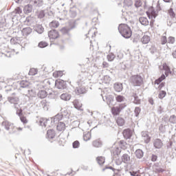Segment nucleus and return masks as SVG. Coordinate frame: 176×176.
Masks as SVG:
<instances>
[{
    "label": "nucleus",
    "instance_id": "nucleus-1",
    "mask_svg": "<svg viewBox=\"0 0 176 176\" xmlns=\"http://www.w3.org/2000/svg\"><path fill=\"white\" fill-rule=\"evenodd\" d=\"M118 31L120 34L126 39H129V38H131L133 35V31L131 30V28L129 26V25L126 23H121L118 25Z\"/></svg>",
    "mask_w": 176,
    "mask_h": 176
},
{
    "label": "nucleus",
    "instance_id": "nucleus-2",
    "mask_svg": "<svg viewBox=\"0 0 176 176\" xmlns=\"http://www.w3.org/2000/svg\"><path fill=\"white\" fill-rule=\"evenodd\" d=\"M126 104H120L119 106L113 107L111 108V113L113 116H119L120 112L126 108Z\"/></svg>",
    "mask_w": 176,
    "mask_h": 176
},
{
    "label": "nucleus",
    "instance_id": "nucleus-3",
    "mask_svg": "<svg viewBox=\"0 0 176 176\" xmlns=\"http://www.w3.org/2000/svg\"><path fill=\"white\" fill-rule=\"evenodd\" d=\"M131 83H132L133 86H142L144 84V79L141 76H133L131 78Z\"/></svg>",
    "mask_w": 176,
    "mask_h": 176
},
{
    "label": "nucleus",
    "instance_id": "nucleus-4",
    "mask_svg": "<svg viewBox=\"0 0 176 176\" xmlns=\"http://www.w3.org/2000/svg\"><path fill=\"white\" fill-rule=\"evenodd\" d=\"M55 86L56 89H67V81L58 79L55 81Z\"/></svg>",
    "mask_w": 176,
    "mask_h": 176
},
{
    "label": "nucleus",
    "instance_id": "nucleus-5",
    "mask_svg": "<svg viewBox=\"0 0 176 176\" xmlns=\"http://www.w3.org/2000/svg\"><path fill=\"white\" fill-rule=\"evenodd\" d=\"M48 36L50 39H52V41L58 39V38H60V33H58V31L56 30H52L48 32Z\"/></svg>",
    "mask_w": 176,
    "mask_h": 176
},
{
    "label": "nucleus",
    "instance_id": "nucleus-6",
    "mask_svg": "<svg viewBox=\"0 0 176 176\" xmlns=\"http://www.w3.org/2000/svg\"><path fill=\"white\" fill-rule=\"evenodd\" d=\"M146 14L148 19H151V20L157 17V13H156V11H155L153 8H149L148 11L146 12Z\"/></svg>",
    "mask_w": 176,
    "mask_h": 176
},
{
    "label": "nucleus",
    "instance_id": "nucleus-7",
    "mask_svg": "<svg viewBox=\"0 0 176 176\" xmlns=\"http://www.w3.org/2000/svg\"><path fill=\"white\" fill-rule=\"evenodd\" d=\"M87 91V90H86V88L82 85L78 87H76L75 89V93L78 96H80V94H85Z\"/></svg>",
    "mask_w": 176,
    "mask_h": 176
},
{
    "label": "nucleus",
    "instance_id": "nucleus-8",
    "mask_svg": "<svg viewBox=\"0 0 176 176\" xmlns=\"http://www.w3.org/2000/svg\"><path fill=\"white\" fill-rule=\"evenodd\" d=\"M153 146L156 149H160L162 146H163V142H162V140L160 139H155L153 142Z\"/></svg>",
    "mask_w": 176,
    "mask_h": 176
},
{
    "label": "nucleus",
    "instance_id": "nucleus-9",
    "mask_svg": "<svg viewBox=\"0 0 176 176\" xmlns=\"http://www.w3.org/2000/svg\"><path fill=\"white\" fill-rule=\"evenodd\" d=\"M72 96L68 93L62 94L60 95V99L63 101H69L71 100Z\"/></svg>",
    "mask_w": 176,
    "mask_h": 176
},
{
    "label": "nucleus",
    "instance_id": "nucleus-10",
    "mask_svg": "<svg viewBox=\"0 0 176 176\" xmlns=\"http://www.w3.org/2000/svg\"><path fill=\"white\" fill-rule=\"evenodd\" d=\"M122 134L126 140L131 138V131L129 129L124 130Z\"/></svg>",
    "mask_w": 176,
    "mask_h": 176
},
{
    "label": "nucleus",
    "instance_id": "nucleus-11",
    "mask_svg": "<svg viewBox=\"0 0 176 176\" xmlns=\"http://www.w3.org/2000/svg\"><path fill=\"white\" fill-rule=\"evenodd\" d=\"M141 42L143 45H146L151 42V37L148 35H144L141 38Z\"/></svg>",
    "mask_w": 176,
    "mask_h": 176
},
{
    "label": "nucleus",
    "instance_id": "nucleus-12",
    "mask_svg": "<svg viewBox=\"0 0 176 176\" xmlns=\"http://www.w3.org/2000/svg\"><path fill=\"white\" fill-rule=\"evenodd\" d=\"M56 130L58 131H64L65 130V124L64 122H58L56 125Z\"/></svg>",
    "mask_w": 176,
    "mask_h": 176
},
{
    "label": "nucleus",
    "instance_id": "nucleus-13",
    "mask_svg": "<svg viewBox=\"0 0 176 176\" xmlns=\"http://www.w3.org/2000/svg\"><path fill=\"white\" fill-rule=\"evenodd\" d=\"M73 104L74 105V108L80 111H83V109H82V103H80L79 100H74Z\"/></svg>",
    "mask_w": 176,
    "mask_h": 176
},
{
    "label": "nucleus",
    "instance_id": "nucleus-14",
    "mask_svg": "<svg viewBox=\"0 0 176 176\" xmlns=\"http://www.w3.org/2000/svg\"><path fill=\"white\" fill-rule=\"evenodd\" d=\"M47 137L51 140L56 137V132L54 131V130L49 129L47 132Z\"/></svg>",
    "mask_w": 176,
    "mask_h": 176
},
{
    "label": "nucleus",
    "instance_id": "nucleus-15",
    "mask_svg": "<svg viewBox=\"0 0 176 176\" xmlns=\"http://www.w3.org/2000/svg\"><path fill=\"white\" fill-rule=\"evenodd\" d=\"M38 97L39 98H46V97H47V92L45 90L39 91L38 93Z\"/></svg>",
    "mask_w": 176,
    "mask_h": 176
},
{
    "label": "nucleus",
    "instance_id": "nucleus-16",
    "mask_svg": "<svg viewBox=\"0 0 176 176\" xmlns=\"http://www.w3.org/2000/svg\"><path fill=\"white\" fill-rule=\"evenodd\" d=\"M96 162L100 164V166H102V164L105 163V157L99 156L96 157Z\"/></svg>",
    "mask_w": 176,
    "mask_h": 176
},
{
    "label": "nucleus",
    "instance_id": "nucleus-17",
    "mask_svg": "<svg viewBox=\"0 0 176 176\" xmlns=\"http://www.w3.org/2000/svg\"><path fill=\"white\" fill-rule=\"evenodd\" d=\"M23 12L25 14L31 13L32 12V5H27L24 7Z\"/></svg>",
    "mask_w": 176,
    "mask_h": 176
},
{
    "label": "nucleus",
    "instance_id": "nucleus-18",
    "mask_svg": "<svg viewBox=\"0 0 176 176\" xmlns=\"http://www.w3.org/2000/svg\"><path fill=\"white\" fill-rule=\"evenodd\" d=\"M114 89L116 91L120 92L123 90V85L122 84L116 83L114 84Z\"/></svg>",
    "mask_w": 176,
    "mask_h": 176
},
{
    "label": "nucleus",
    "instance_id": "nucleus-19",
    "mask_svg": "<svg viewBox=\"0 0 176 176\" xmlns=\"http://www.w3.org/2000/svg\"><path fill=\"white\" fill-rule=\"evenodd\" d=\"M135 155L138 159H141L144 156V152L141 149H138L135 151Z\"/></svg>",
    "mask_w": 176,
    "mask_h": 176
},
{
    "label": "nucleus",
    "instance_id": "nucleus-20",
    "mask_svg": "<svg viewBox=\"0 0 176 176\" xmlns=\"http://www.w3.org/2000/svg\"><path fill=\"white\" fill-rule=\"evenodd\" d=\"M91 139V132H85L83 135L84 141H89Z\"/></svg>",
    "mask_w": 176,
    "mask_h": 176
},
{
    "label": "nucleus",
    "instance_id": "nucleus-21",
    "mask_svg": "<svg viewBox=\"0 0 176 176\" xmlns=\"http://www.w3.org/2000/svg\"><path fill=\"white\" fill-rule=\"evenodd\" d=\"M139 21L142 25H148L149 24V21L146 17H140Z\"/></svg>",
    "mask_w": 176,
    "mask_h": 176
},
{
    "label": "nucleus",
    "instance_id": "nucleus-22",
    "mask_svg": "<svg viewBox=\"0 0 176 176\" xmlns=\"http://www.w3.org/2000/svg\"><path fill=\"white\" fill-rule=\"evenodd\" d=\"M118 145L121 149H127V142H124V140H120L118 142Z\"/></svg>",
    "mask_w": 176,
    "mask_h": 176
},
{
    "label": "nucleus",
    "instance_id": "nucleus-23",
    "mask_svg": "<svg viewBox=\"0 0 176 176\" xmlns=\"http://www.w3.org/2000/svg\"><path fill=\"white\" fill-rule=\"evenodd\" d=\"M64 75V72L63 71H55L53 73L54 78H61Z\"/></svg>",
    "mask_w": 176,
    "mask_h": 176
},
{
    "label": "nucleus",
    "instance_id": "nucleus-24",
    "mask_svg": "<svg viewBox=\"0 0 176 176\" xmlns=\"http://www.w3.org/2000/svg\"><path fill=\"white\" fill-rule=\"evenodd\" d=\"M125 100H126V98H124V96L122 95L116 96V101H117V102H123L125 101Z\"/></svg>",
    "mask_w": 176,
    "mask_h": 176
},
{
    "label": "nucleus",
    "instance_id": "nucleus-25",
    "mask_svg": "<svg viewBox=\"0 0 176 176\" xmlns=\"http://www.w3.org/2000/svg\"><path fill=\"white\" fill-rule=\"evenodd\" d=\"M38 123L40 126H44L45 127H46V124H47V119L41 118L38 120Z\"/></svg>",
    "mask_w": 176,
    "mask_h": 176
},
{
    "label": "nucleus",
    "instance_id": "nucleus-26",
    "mask_svg": "<svg viewBox=\"0 0 176 176\" xmlns=\"http://www.w3.org/2000/svg\"><path fill=\"white\" fill-rule=\"evenodd\" d=\"M9 101L10 102H11V104H19V98L18 97H10L9 98Z\"/></svg>",
    "mask_w": 176,
    "mask_h": 176
},
{
    "label": "nucleus",
    "instance_id": "nucleus-27",
    "mask_svg": "<svg viewBox=\"0 0 176 176\" xmlns=\"http://www.w3.org/2000/svg\"><path fill=\"white\" fill-rule=\"evenodd\" d=\"M166 79V76L162 74L158 79L155 80V85H160Z\"/></svg>",
    "mask_w": 176,
    "mask_h": 176
},
{
    "label": "nucleus",
    "instance_id": "nucleus-28",
    "mask_svg": "<svg viewBox=\"0 0 176 176\" xmlns=\"http://www.w3.org/2000/svg\"><path fill=\"white\" fill-rule=\"evenodd\" d=\"M116 123L118 124V126H124V119L122 117H118L116 120Z\"/></svg>",
    "mask_w": 176,
    "mask_h": 176
},
{
    "label": "nucleus",
    "instance_id": "nucleus-29",
    "mask_svg": "<svg viewBox=\"0 0 176 176\" xmlns=\"http://www.w3.org/2000/svg\"><path fill=\"white\" fill-rule=\"evenodd\" d=\"M122 161L124 163H129V162H130V156H129V155H127V154H124L122 156Z\"/></svg>",
    "mask_w": 176,
    "mask_h": 176
},
{
    "label": "nucleus",
    "instance_id": "nucleus-30",
    "mask_svg": "<svg viewBox=\"0 0 176 176\" xmlns=\"http://www.w3.org/2000/svg\"><path fill=\"white\" fill-rule=\"evenodd\" d=\"M96 34H97V28H91L88 32V35H91V36H96Z\"/></svg>",
    "mask_w": 176,
    "mask_h": 176
},
{
    "label": "nucleus",
    "instance_id": "nucleus-31",
    "mask_svg": "<svg viewBox=\"0 0 176 176\" xmlns=\"http://www.w3.org/2000/svg\"><path fill=\"white\" fill-rule=\"evenodd\" d=\"M20 37L16 36V37H13L10 39V42L12 45H16L17 43H19V42H20Z\"/></svg>",
    "mask_w": 176,
    "mask_h": 176
},
{
    "label": "nucleus",
    "instance_id": "nucleus-32",
    "mask_svg": "<svg viewBox=\"0 0 176 176\" xmlns=\"http://www.w3.org/2000/svg\"><path fill=\"white\" fill-rule=\"evenodd\" d=\"M60 25V23H58V21H53L50 23V27L51 28H57Z\"/></svg>",
    "mask_w": 176,
    "mask_h": 176
},
{
    "label": "nucleus",
    "instance_id": "nucleus-33",
    "mask_svg": "<svg viewBox=\"0 0 176 176\" xmlns=\"http://www.w3.org/2000/svg\"><path fill=\"white\" fill-rule=\"evenodd\" d=\"M166 96H167V92H166V91H160L158 94V98L160 100H163Z\"/></svg>",
    "mask_w": 176,
    "mask_h": 176
},
{
    "label": "nucleus",
    "instance_id": "nucleus-34",
    "mask_svg": "<svg viewBox=\"0 0 176 176\" xmlns=\"http://www.w3.org/2000/svg\"><path fill=\"white\" fill-rule=\"evenodd\" d=\"M121 152L122 151L119 147H116L113 150V154L114 155V156H119Z\"/></svg>",
    "mask_w": 176,
    "mask_h": 176
},
{
    "label": "nucleus",
    "instance_id": "nucleus-35",
    "mask_svg": "<svg viewBox=\"0 0 176 176\" xmlns=\"http://www.w3.org/2000/svg\"><path fill=\"white\" fill-rule=\"evenodd\" d=\"M19 116H20V120L22 123H23V124H27L28 123V120H27V117L21 115L20 113L19 114Z\"/></svg>",
    "mask_w": 176,
    "mask_h": 176
},
{
    "label": "nucleus",
    "instance_id": "nucleus-36",
    "mask_svg": "<svg viewBox=\"0 0 176 176\" xmlns=\"http://www.w3.org/2000/svg\"><path fill=\"white\" fill-rule=\"evenodd\" d=\"M34 5L39 8L43 5V0H34Z\"/></svg>",
    "mask_w": 176,
    "mask_h": 176
},
{
    "label": "nucleus",
    "instance_id": "nucleus-37",
    "mask_svg": "<svg viewBox=\"0 0 176 176\" xmlns=\"http://www.w3.org/2000/svg\"><path fill=\"white\" fill-rule=\"evenodd\" d=\"M93 145L95 148H100L101 146V141L100 140H94L93 142Z\"/></svg>",
    "mask_w": 176,
    "mask_h": 176
},
{
    "label": "nucleus",
    "instance_id": "nucleus-38",
    "mask_svg": "<svg viewBox=\"0 0 176 176\" xmlns=\"http://www.w3.org/2000/svg\"><path fill=\"white\" fill-rule=\"evenodd\" d=\"M168 43L170 45H174V43H175V37L169 36L168 38Z\"/></svg>",
    "mask_w": 176,
    "mask_h": 176
},
{
    "label": "nucleus",
    "instance_id": "nucleus-39",
    "mask_svg": "<svg viewBox=\"0 0 176 176\" xmlns=\"http://www.w3.org/2000/svg\"><path fill=\"white\" fill-rule=\"evenodd\" d=\"M115 57L116 56L113 54H110L107 55V58L108 61H113V60H115Z\"/></svg>",
    "mask_w": 176,
    "mask_h": 176
},
{
    "label": "nucleus",
    "instance_id": "nucleus-40",
    "mask_svg": "<svg viewBox=\"0 0 176 176\" xmlns=\"http://www.w3.org/2000/svg\"><path fill=\"white\" fill-rule=\"evenodd\" d=\"M160 42L162 45H166V43H167V37L166 36H162Z\"/></svg>",
    "mask_w": 176,
    "mask_h": 176
},
{
    "label": "nucleus",
    "instance_id": "nucleus-41",
    "mask_svg": "<svg viewBox=\"0 0 176 176\" xmlns=\"http://www.w3.org/2000/svg\"><path fill=\"white\" fill-rule=\"evenodd\" d=\"M46 46H47V43L46 41H41L38 43V47L43 48V47H46Z\"/></svg>",
    "mask_w": 176,
    "mask_h": 176
},
{
    "label": "nucleus",
    "instance_id": "nucleus-42",
    "mask_svg": "<svg viewBox=\"0 0 176 176\" xmlns=\"http://www.w3.org/2000/svg\"><path fill=\"white\" fill-rule=\"evenodd\" d=\"M135 8H140V6H142V2L141 1V0H135Z\"/></svg>",
    "mask_w": 176,
    "mask_h": 176
},
{
    "label": "nucleus",
    "instance_id": "nucleus-43",
    "mask_svg": "<svg viewBox=\"0 0 176 176\" xmlns=\"http://www.w3.org/2000/svg\"><path fill=\"white\" fill-rule=\"evenodd\" d=\"M168 13L169 16H170V17H175V12H174V10H173V8H170L168 10Z\"/></svg>",
    "mask_w": 176,
    "mask_h": 176
},
{
    "label": "nucleus",
    "instance_id": "nucleus-44",
    "mask_svg": "<svg viewBox=\"0 0 176 176\" xmlns=\"http://www.w3.org/2000/svg\"><path fill=\"white\" fill-rule=\"evenodd\" d=\"M20 85L22 87H28L29 83L28 81L22 80L21 81Z\"/></svg>",
    "mask_w": 176,
    "mask_h": 176
},
{
    "label": "nucleus",
    "instance_id": "nucleus-45",
    "mask_svg": "<svg viewBox=\"0 0 176 176\" xmlns=\"http://www.w3.org/2000/svg\"><path fill=\"white\" fill-rule=\"evenodd\" d=\"M80 146V143H79V141L76 140L74 142H73V148H79Z\"/></svg>",
    "mask_w": 176,
    "mask_h": 176
},
{
    "label": "nucleus",
    "instance_id": "nucleus-46",
    "mask_svg": "<svg viewBox=\"0 0 176 176\" xmlns=\"http://www.w3.org/2000/svg\"><path fill=\"white\" fill-rule=\"evenodd\" d=\"M14 13L16 14H21V13L23 12V11L21 10V8H20V7H18L16 8L15 10H14Z\"/></svg>",
    "mask_w": 176,
    "mask_h": 176
},
{
    "label": "nucleus",
    "instance_id": "nucleus-47",
    "mask_svg": "<svg viewBox=\"0 0 176 176\" xmlns=\"http://www.w3.org/2000/svg\"><path fill=\"white\" fill-rule=\"evenodd\" d=\"M124 4L126 6H131L133 5V1H131V0H124Z\"/></svg>",
    "mask_w": 176,
    "mask_h": 176
},
{
    "label": "nucleus",
    "instance_id": "nucleus-48",
    "mask_svg": "<svg viewBox=\"0 0 176 176\" xmlns=\"http://www.w3.org/2000/svg\"><path fill=\"white\" fill-rule=\"evenodd\" d=\"M133 102L134 104H141V99H140L138 96L136 98H134Z\"/></svg>",
    "mask_w": 176,
    "mask_h": 176
},
{
    "label": "nucleus",
    "instance_id": "nucleus-49",
    "mask_svg": "<svg viewBox=\"0 0 176 176\" xmlns=\"http://www.w3.org/2000/svg\"><path fill=\"white\" fill-rule=\"evenodd\" d=\"M140 112H141V109L140 107H136L135 109V113L136 116H138V115H140Z\"/></svg>",
    "mask_w": 176,
    "mask_h": 176
},
{
    "label": "nucleus",
    "instance_id": "nucleus-50",
    "mask_svg": "<svg viewBox=\"0 0 176 176\" xmlns=\"http://www.w3.org/2000/svg\"><path fill=\"white\" fill-rule=\"evenodd\" d=\"M170 67H168V65H167V63H163L162 65V69H164V71H167V69H169Z\"/></svg>",
    "mask_w": 176,
    "mask_h": 176
},
{
    "label": "nucleus",
    "instance_id": "nucleus-51",
    "mask_svg": "<svg viewBox=\"0 0 176 176\" xmlns=\"http://www.w3.org/2000/svg\"><path fill=\"white\" fill-rule=\"evenodd\" d=\"M104 80L105 83H109L111 82V78L109 76H105Z\"/></svg>",
    "mask_w": 176,
    "mask_h": 176
},
{
    "label": "nucleus",
    "instance_id": "nucleus-52",
    "mask_svg": "<svg viewBox=\"0 0 176 176\" xmlns=\"http://www.w3.org/2000/svg\"><path fill=\"white\" fill-rule=\"evenodd\" d=\"M164 86H166V82H161L158 86L159 90H162V87H164Z\"/></svg>",
    "mask_w": 176,
    "mask_h": 176
},
{
    "label": "nucleus",
    "instance_id": "nucleus-53",
    "mask_svg": "<svg viewBox=\"0 0 176 176\" xmlns=\"http://www.w3.org/2000/svg\"><path fill=\"white\" fill-rule=\"evenodd\" d=\"M156 160H157V155H153L151 156V161L153 162H156Z\"/></svg>",
    "mask_w": 176,
    "mask_h": 176
},
{
    "label": "nucleus",
    "instance_id": "nucleus-54",
    "mask_svg": "<svg viewBox=\"0 0 176 176\" xmlns=\"http://www.w3.org/2000/svg\"><path fill=\"white\" fill-rule=\"evenodd\" d=\"M155 173H164V169L159 168L155 169Z\"/></svg>",
    "mask_w": 176,
    "mask_h": 176
},
{
    "label": "nucleus",
    "instance_id": "nucleus-55",
    "mask_svg": "<svg viewBox=\"0 0 176 176\" xmlns=\"http://www.w3.org/2000/svg\"><path fill=\"white\" fill-rule=\"evenodd\" d=\"M36 72L35 69H31L29 74H30V75H35V74H36Z\"/></svg>",
    "mask_w": 176,
    "mask_h": 176
},
{
    "label": "nucleus",
    "instance_id": "nucleus-56",
    "mask_svg": "<svg viewBox=\"0 0 176 176\" xmlns=\"http://www.w3.org/2000/svg\"><path fill=\"white\" fill-rule=\"evenodd\" d=\"M170 74H171V69H168L167 70H165V75L166 76H168V75H170Z\"/></svg>",
    "mask_w": 176,
    "mask_h": 176
},
{
    "label": "nucleus",
    "instance_id": "nucleus-57",
    "mask_svg": "<svg viewBox=\"0 0 176 176\" xmlns=\"http://www.w3.org/2000/svg\"><path fill=\"white\" fill-rule=\"evenodd\" d=\"M103 68H108L109 67V64L107 62L102 63Z\"/></svg>",
    "mask_w": 176,
    "mask_h": 176
},
{
    "label": "nucleus",
    "instance_id": "nucleus-58",
    "mask_svg": "<svg viewBox=\"0 0 176 176\" xmlns=\"http://www.w3.org/2000/svg\"><path fill=\"white\" fill-rule=\"evenodd\" d=\"M59 144L60 145H62L63 146H64L65 144V139H62L59 141Z\"/></svg>",
    "mask_w": 176,
    "mask_h": 176
},
{
    "label": "nucleus",
    "instance_id": "nucleus-59",
    "mask_svg": "<svg viewBox=\"0 0 176 176\" xmlns=\"http://www.w3.org/2000/svg\"><path fill=\"white\" fill-rule=\"evenodd\" d=\"M154 23H155V20L151 19V21H150V25H151V27H153Z\"/></svg>",
    "mask_w": 176,
    "mask_h": 176
},
{
    "label": "nucleus",
    "instance_id": "nucleus-60",
    "mask_svg": "<svg viewBox=\"0 0 176 176\" xmlns=\"http://www.w3.org/2000/svg\"><path fill=\"white\" fill-rule=\"evenodd\" d=\"M165 3H171L173 2V0H163Z\"/></svg>",
    "mask_w": 176,
    "mask_h": 176
},
{
    "label": "nucleus",
    "instance_id": "nucleus-61",
    "mask_svg": "<svg viewBox=\"0 0 176 176\" xmlns=\"http://www.w3.org/2000/svg\"><path fill=\"white\" fill-rule=\"evenodd\" d=\"M133 98H135L138 97V94H137L136 92H134L133 94Z\"/></svg>",
    "mask_w": 176,
    "mask_h": 176
},
{
    "label": "nucleus",
    "instance_id": "nucleus-62",
    "mask_svg": "<svg viewBox=\"0 0 176 176\" xmlns=\"http://www.w3.org/2000/svg\"><path fill=\"white\" fill-rule=\"evenodd\" d=\"M148 102H150L151 104V105H153L154 102H153V98H150L148 100Z\"/></svg>",
    "mask_w": 176,
    "mask_h": 176
},
{
    "label": "nucleus",
    "instance_id": "nucleus-63",
    "mask_svg": "<svg viewBox=\"0 0 176 176\" xmlns=\"http://www.w3.org/2000/svg\"><path fill=\"white\" fill-rule=\"evenodd\" d=\"M45 16V14H43V12H41V14H39L38 17L40 19H42V17H44Z\"/></svg>",
    "mask_w": 176,
    "mask_h": 176
},
{
    "label": "nucleus",
    "instance_id": "nucleus-64",
    "mask_svg": "<svg viewBox=\"0 0 176 176\" xmlns=\"http://www.w3.org/2000/svg\"><path fill=\"white\" fill-rule=\"evenodd\" d=\"M174 58H176V50L173 53Z\"/></svg>",
    "mask_w": 176,
    "mask_h": 176
}]
</instances>
